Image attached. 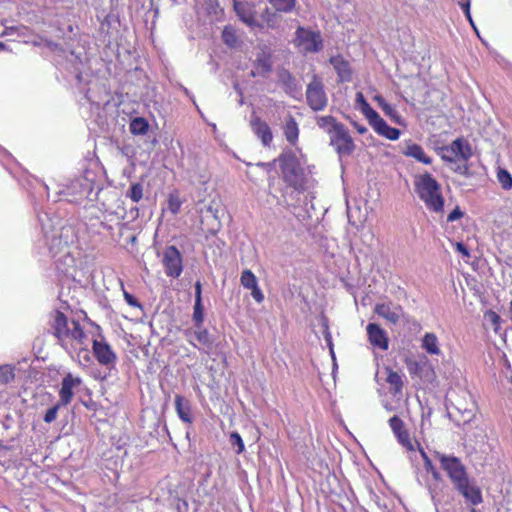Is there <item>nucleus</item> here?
I'll list each match as a JSON object with an SVG mask.
<instances>
[{
    "mask_svg": "<svg viewBox=\"0 0 512 512\" xmlns=\"http://www.w3.org/2000/svg\"><path fill=\"white\" fill-rule=\"evenodd\" d=\"M415 191L426 207L435 213H440L444 208V198L441 193V186L429 173L415 176Z\"/></svg>",
    "mask_w": 512,
    "mask_h": 512,
    "instance_id": "obj_2",
    "label": "nucleus"
},
{
    "mask_svg": "<svg viewBox=\"0 0 512 512\" xmlns=\"http://www.w3.org/2000/svg\"><path fill=\"white\" fill-rule=\"evenodd\" d=\"M415 366L416 370L419 371L420 376L422 378H425L427 381H432L434 379L435 373L429 365H427L426 363H424L423 365L416 363Z\"/></svg>",
    "mask_w": 512,
    "mask_h": 512,
    "instance_id": "obj_40",
    "label": "nucleus"
},
{
    "mask_svg": "<svg viewBox=\"0 0 512 512\" xmlns=\"http://www.w3.org/2000/svg\"><path fill=\"white\" fill-rule=\"evenodd\" d=\"M352 125L354 126V128L357 130V132L359 134H364V133H366L368 131L365 126L360 125L357 122H353Z\"/></svg>",
    "mask_w": 512,
    "mask_h": 512,
    "instance_id": "obj_52",
    "label": "nucleus"
},
{
    "mask_svg": "<svg viewBox=\"0 0 512 512\" xmlns=\"http://www.w3.org/2000/svg\"><path fill=\"white\" fill-rule=\"evenodd\" d=\"M250 290H251V296L257 303H261L264 300V295H263L261 289L259 288L258 284H256Z\"/></svg>",
    "mask_w": 512,
    "mask_h": 512,
    "instance_id": "obj_46",
    "label": "nucleus"
},
{
    "mask_svg": "<svg viewBox=\"0 0 512 512\" xmlns=\"http://www.w3.org/2000/svg\"><path fill=\"white\" fill-rule=\"evenodd\" d=\"M463 216V212L459 209V207H456L447 217L448 222H453L458 220Z\"/></svg>",
    "mask_w": 512,
    "mask_h": 512,
    "instance_id": "obj_49",
    "label": "nucleus"
},
{
    "mask_svg": "<svg viewBox=\"0 0 512 512\" xmlns=\"http://www.w3.org/2000/svg\"><path fill=\"white\" fill-rule=\"evenodd\" d=\"M306 100L313 111H322L327 106L328 98L324 85L317 75H313L312 80L307 85Z\"/></svg>",
    "mask_w": 512,
    "mask_h": 512,
    "instance_id": "obj_5",
    "label": "nucleus"
},
{
    "mask_svg": "<svg viewBox=\"0 0 512 512\" xmlns=\"http://www.w3.org/2000/svg\"><path fill=\"white\" fill-rule=\"evenodd\" d=\"M459 5L461 6L466 18L468 19V21L470 22L471 26L474 28V30L477 32V29L474 25V22L472 20V16H471V13H470V1L467 0L465 2H459Z\"/></svg>",
    "mask_w": 512,
    "mask_h": 512,
    "instance_id": "obj_45",
    "label": "nucleus"
},
{
    "mask_svg": "<svg viewBox=\"0 0 512 512\" xmlns=\"http://www.w3.org/2000/svg\"><path fill=\"white\" fill-rule=\"evenodd\" d=\"M126 196L138 203L143 197V185L141 183L132 184Z\"/></svg>",
    "mask_w": 512,
    "mask_h": 512,
    "instance_id": "obj_37",
    "label": "nucleus"
},
{
    "mask_svg": "<svg viewBox=\"0 0 512 512\" xmlns=\"http://www.w3.org/2000/svg\"><path fill=\"white\" fill-rule=\"evenodd\" d=\"M467 170V167H461V166H458L455 171L457 172H460V173H464L465 171Z\"/></svg>",
    "mask_w": 512,
    "mask_h": 512,
    "instance_id": "obj_56",
    "label": "nucleus"
},
{
    "mask_svg": "<svg viewBox=\"0 0 512 512\" xmlns=\"http://www.w3.org/2000/svg\"><path fill=\"white\" fill-rule=\"evenodd\" d=\"M52 328L54 336L66 351L85 345L87 336L80 323L76 320L69 321L62 312L55 313Z\"/></svg>",
    "mask_w": 512,
    "mask_h": 512,
    "instance_id": "obj_1",
    "label": "nucleus"
},
{
    "mask_svg": "<svg viewBox=\"0 0 512 512\" xmlns=\"http://www.w3.org/2000/svg\"><path fill=\"white\" fill-rule=\"evenodd\" d=\"M182 262V255L175 246H168L163 252L162 264L167 276L178 278L183 271Z\"/></svg>",
    "mask_w": 512,
    "mask_h": 512,
    "instance_id": "obj_9",
    "label": "nucleus"
},
{
    "mask_svg": "<svg viewBox=\"0 0 512 512\" xmlns=\"http://www.w3.org/2000/svg\"><path fill=\"white\" fill-rule=\"evenodd\" d=\"M422 348L431 355H439L440 348L438 338L434 333H426L422 339Z\"/></svg>",
    "mask_w": 512,
    "mask_h": 512,
    "instance_id": "obj_28",
    "label": "nucleus"
},
{
    "mask_svg": "<svg viewBox=\"0 0 512 512\" xmlns=\"http://www.w3.org/2000/svg\"><path fill=\"white\" fill-rule=\"evenodd\" d=\"M386 370V382L390 385V391L394 394H400L402 392L403 380L402 375L396 371H393L389 367Z\"/></svg>",
    "mask_w": 512,
    "mask_h": 512,
    "instance_id": "obj_26",
    "label": "nucleus"
},
{
    "mask_svg": "<svg viewBox=\"0 0 512 512\" xmlns=\"http://www.w3.org/2000/svg\"><path fill=\"white\" fill-rule=\"evenodd\" d=\"M405 156L414 158L418 162L429 165L432 163V159L427 156L423 148L416 143H408L405 149L402 151Z\"/></svg>",
    "mask_w": 512,
    "mask_h": 512,
    "instance_id": "obj_24",
    "label": "nucleus"
},
{
    "mask_svg": "<svg viewBox=\"0 0 512 512\" xmlns=\"http://www.w3.org/2000/svg\"><path fill=\"white\" fill-rule=\"evenodd\" d=\"M497 176L503 189L508 190L512 187V177L508 171L500 169Z\"/></svg>",
    "mask_w": 512,
    "mask_h": 512,
    "instance_id": "obj_41",
    "label": "nucleus"
},
{
    "mask_svg": "<svg viewBox=\"0 0 512 512\" xmlns=\"http://www.w3.org/2000/svg\"><path fill=\"white\" fill-rule=\"evenodd\" d=\"M373 127L378 120L381 119L380 115L372 108L371 111L364 115Z\"/></svg>",
    "mask_w": 512,
    "mask_h": 512,
    "instance_id": "obj_48",
    "label": "nucleus"
},
{
    "mask_svg": "<svg viewBox=\"0 0 512 512\" xmlns=\"http://www.w3.org/2000/svg\"><path fill=\"white\" fill-rule=\"evenodd\" d=\"M240 282L244 288L249 290L258 284L256 276L249 269H246L242 272Z\"/></svg>",
    "mask_w": 512,
    "mask_h": 512,
    "instance_id": "obj_33",
    "label": "nucleus"
},
{
    "mask_svg": "<svg viewBox=\"0 0 512 512\" xmlns=\"http://www.w3.org/2000/svg\"><path fill=\"white\" fill-rule=\"evenodd\" d=\"M93 352L98 362L102 365L114 364L116 361V355L112 351L109 344L104 341H93Z\"/></svg>",
    "mask_w": 512,
    "mask_h": 512,
    "instance_id": "obj_19",
    "label": "nucleus"
},
{
    "mask_svg": "<svg viewBox=\"0 0 512 512\" xmlns=\"http://www.w3.org/2000/svg\"><path fill=\"white\" fill-rule=\"evenodd\" d=\"M355 101H356V104H358L359 106L362 105L366 101V99H365V97H364L362 92H358L356 94Z\"/></svg>",
    "mask_w": 512,
    "mask_h": 512,
    "instance_id": "obj_55",
    "label": "nucleus"
},
{
    "mask_svg": "<svg viewBox=\"0 0 512 512\" xmlns=\"http://www.w3.org/2000/svg\"><path fill=\"white\" fill-rule=\"evenodd\" d=\"M233 8L237 16L249 27L258 25L253 7L247 1L234 0Z\"/></svg>",
    "mask_w": 512,
    "mask_h": 512,
    "instance_id": "obj_18",
    "label": "nucleus"
},
{
    "mask_svg": "<svg viewBox=\"0 0 512 512\" xmlns=\"http://www.w3.org/2000/svg\"><path fill=\"white\" fill-rule=\"evenodd\" d=\"M184 335L187 341L198 350L209 353L213 349L215 339L209 331L203 327V324L186 329Z\"/></svg>",
    "mask_w": 512,
    "mask_h": 512,
    "instance_id": "obj_6",
    "label": "nucleus"
},
{
    "mask_svg": "<svg viewBox=\"0 0 512 512\" xmlns=\"http://www.w3.org/2000/svg\"><path fill=\"white\" fill-rule=\"evenodd\" d=\"M373 128L379 135L384 136L389 140H397L400 136V131L396 128L390 127L382 118L375 123Z\"/></svg>",
    "mask_w": 512,
    "mask_h": 512,
    "instance_id": "obj_27",
    "label": "nucleus"
},
{
    "mask_svg": "<svg viewBox=\"0 0 512 512\" xmlns=\"http://www.w3.org/2000/svg\"><path fill=\"white\" fill-rule=\"evenodd\" d=\"M317 125L331 136L342 124L337 122L333 116L328 115L318 117Z\"/></svg>",
    "mask_w": 512,
    "mask_h": 512,
    "instance_id": "obj_30",
    "label": "nucleus"
},
{
    "mask_svg": "<svg viewBox=\"0 0 512 512\" xmlns=\"http://www.w3.org/2000/svg\"><path fill=\"white\" fill-rule=\"evenodd\" d=\"M389 426L393 431L398 442L407 450H414V445L410 438L409 432L405 429V424L398 416H393L389 419Z\"/></svg>",
    "mask_w": 512,
    "mask_h": 512,
    "instance_id": "obj_15",
    "label": "nucleus"
},
{
    "mask_svg": "<svg viewBox=\"0 0 512 512\" xmlns=\"http://www.w3.org/2000/svg\"><path fill=\"white\" fill-rule=\"evenodd\" d=\"M374 100L378 103L386 116H388L392 121L401 124V117L396 109L388 104L381 95H376Z\"/></svg>",
    "mask_w": 512,
    "mask_h": 512,
    "instance_id": "obj_29",
    "label": "nucleus"
},
{
    "mask_svg": "<svg viewBox=\"0 0 512 512\" xmlns=\"http://www.w3.org/2000/svg\"><path fill=\"white\" fill-rule=\"evenodd\" d=\"M175 409L179 418L185 423H192L191 405L188 399L177 394L175 396Z\"/></svg>",
    "mask_w": 512,
    "mask_h": 512,
    "instance_id": "obj_22",
    "label": "nucleus"
},
{
    "mask_svg": "<svg viewBox=\"0 0 512 512\" xmlns=\"http://www.w3.org/2000/svg\"><path fill=\"white\" fill-rule=\"evenodd\" d=\"M470 512H479L478 510H476L475 508H471L470 509Z\"/></svg>",
    "mask_w": 512,
    "mask_h": 512,
    "instance_id": "obj_60",
    "label": "nucleus"
},
{
    "mask_svg": "<svg viewBox=\"0 0 512 512\" xmlns=\"http://www.w3.org/2000/svg\"><path fill=\"white\" fill-rule=\"evenodd\" d=\"M509 309H510V313H511V320H512V300L510 301V307H509Z\"/></svg>",
    "mask_w": 512,
    "mask_h": 512,
    "instance_id": "obj_58",
    "label": "nucleus"
},
{
    "mask_svg": "<svg viewBox=\"0 0 512 512\" xmlns=\"http://www.w3.org/2000/svg\"><path fill=\"white\" fill-rule=\"evenodd\" d=\"M456 249H457V251H458L459 253H461L464 257H469V256H470V253H469V251H468L467 247H466L463 243L458 242V243L456 244Z\"/></svg>",
    "mask_w": 512,
    "mask_h": 512,
    "instance_id": "obj_50",
    "label": "nucleus"
},
{
    "mask_svg": "<svg viewBox=\"0 0 512 512\" xmlns=\"http://www.w3.org/2000/svg\"><path fill=\"white\" fill-rule=\"evenodd\" d=\"M270 4L281 12H290L295 6V0H269Z\"/></svg>",
    "mask_w": 512,
    "mask_h": 512,
    "instance_id": "obj_34",
    "label": "nucleus"
},
{
    "mask_svg": "<svg viewBox=\"0 0 512 512\" xmlns=\"http://www.w3.org/2000/svg\"><path fill=\"white\" fill-rule=\"evenodd\" d=\"M330 64L335 69L340 82H349L352 78V71L348 61L337 55L330 58Z\"/></svg>",
    "mask_w": 512,
    "mask_h": 512,
    "instance_id": "obj_21",
    "label": "nucleus"
},
{
    "mask_svg": "<svg viewBox=\"0 0 512 512\" xmlns=\"http://www.w3.org/2000/svg\"><path fill=\"white\" fill-rule=\"evenodd\" d=\"M441 158L446 162L454 163L458 160L467 161L471 155L469 144L461 138L454 140L450 145L439 149Z\"/></svg>",
    "mask_w": 512,
    "mask_h": 512,
    "instance_id": "obj_7",
    "label": "nucleus"
},
{
    "mask_svg": "<svg viewBox=\"0 0 512 512\" xmlns=\"http://www.w3.org/2000/svg\"><path fill=\"white\" fill-rule=\"evenodd\" d=\"M211 4L215 5V6H218V2L217 1H211Z\"/></svg>",
    "mask_w": 512,
    "mask_h": 512,
    "instance_id": "obj_59",
    "label": "nucleus"
},
{
    "mask_svg": "<svg viewBox=\"0 0 512 512\" xmlns=\"http://www.w3.org/2000/svg\"><path fill=\"white\" fill-rule=\"evenodd\" d=\"M485 317L487 318L488 321L491 322L495 332H497L501 321L500 316L494 311H488Z\"/></svg>",
    "mask_w": 512,
    "mask_h": 512,
    "instance_id": "obj_44",
    "label": "nucleus"
},
{
    "mask_svg": "<svg viewBox=\"0 0 512 512\" xmlns=\"http://www.w3.org/2000/svg\"><path fill=\"white\" fill-rule=\"evenodd\" d=\"M222 40L223 42L231 47V48H235V47H238L239 44H240V40L236 34V31L233 27L231 26H226L223 31H222Z\"/></svg>",
    "mask_w": 512,
    "mask_h": 512,
    "instance_id": "obj_32",
    "label": "nucleus"
},
{
    "mask_svg": "<svg viewBox=\"0 0 512 512\" xmlns=\"http://www.w3.org/2000/svg\"><path fill=\"white\" fill-rule=\"evenodd\" d=\"M81 384V379L79 377H73L72 374L68 373L63 379L61 383V388L59 391L60 404L63 406L68 405L73 398V389L78 387Z\"/></svg>",
    "mask_w": 512,
    "mask_h": 512,
    "instance_id": "obj_16",
    "label": "nucleus"
},
{
    "mask_svg": "<svg viewBox=\"0 0 512 512\" xmlns=\"http://www.w3.org/2000/svg\"><path fill=\"white\" fill-rule=\"evenodd\" d=\"M62 404L60 402L53 407L49 408L44 416V421L46 423H52L57 418L58 410Z\"/></svg>",
    "mask_w": 512,
    "mask_h": 512,
    "instance_id": "obj_43",
    "label": "nucleus"
},
{
    "mask_svg": "<svg viewBox=\"0 0 512 512\" xmlns=\"http://www.w3.org/2000/svg\"><path fill=\"white\" fill-rule=\"evenodd\" d=\"M124 299L128 305H130L132 307L142 308L139 301L133 295H131L130 293H128L126 291H124Z\"/></svg>",
    "mask_w": 512,
    "mask_h": 512,
    "instance_id": "obj_47",
    "label": "nucleus"
},
{
    "mask_svg": "<svg viewBox=\"0 0 512 512\" xmlns=\"http://www.w3.org/2000/svg\"><path fill=\"white\" fill-rule=\"evenodd\" d=\"M202 285L200 281L195 283V300H202L201 298Z\"/></svg>",
    "mask_w": 512,
    "mask_h": 512,
    "instance_id": "obj_51",
    "label": "nucleus"
},
{
    "mask_svg": "<svg viewBox=\"0 0 512 512\" xmlns=\"http://www.w3.org/2000/svg\"><path fill=\"white\" fill-rule=\"evenodd\" d=\"M369 342L381 350L388 349V337L386 332L375 323H369L366 327Z\"/></svg>",
    "mask_w": 512,
    "mask_h": 512,
    "instance_id": "obj_17",
    "label": "nucleus"
},
{
    "mask_svg": "<svg viewBox=\"0 0 512 512\" xmlns=\"http://www.w3.org/2000/svg\"><path fill=\"white\" fill-rule=\"evenodd\" d=\"M435 458L439 460L441 468L446 472L453 486L469 477L465 465L458 457L436 451Z\"/></svg>",
    "mask_w": 512,
    "mask_h": 512,
    "instance_id": "obj_4",
    "label": "nucleus"
},
{
    "mask_svg": "<svg viewBox=\"0 0 512 512\" xmlns=\"http://www.w3.org/2000/svg\"><path fill=\"white\" fill-rule=\"evenodd\" d=\"M455 409L460 414L459 418H455V423L457 426H461L463 433L466 437L471 438L476 437L475 433H472L471 429L476 422V409L475 404L470 403V407H462L461 403L455 405Z\"/></svg>",
    "mask_w": 512,
    "mask_h": 512,
    "instance_id": "obj_11",
    "label": "nucleus"
},
{
    "mask_svg": "<svg viewBox=\"0 0 512 512\" xmlns=\"http://www.w3.org/2000/svg\"><path fill=\"white\" fill-rule=\"evenodd\" d=\"M250 124H251L252 131L261 140L263 146H265V147L270 146L273 136H272V131H271V128L269 127V125L265 121H262L257 116L252 117Z\"/></svg>",
    "mask_w": 512,
    "mask_h": 512,
    "instance_id": "obj_20",
    "label": "nucleus"
},
{
    "mask_svg": "<svg viewBox=\"0 0 512 512\" xmlns=\"http://www.w3.org/2000/svg\"><path fill=\"white\" fill-rule=\"evenodd\" d=\"M360 107V110L361 112L365 115L367 113H369L371 111V106L369 105V103L367 101H365L362 105L359 106Z\"/></svg>",
    "mask_w": 512,
    "mask_h": 512,
    "instance_id": "obj_54",
    "label": "nucleus"
},
{
    "mask_svg": "<svg viewBox=\"0 0 512 512\" xmlns=\"http://www.w3.org/2000/svg\"><path fill=\"white\" fill-rule=\"evenodd\" d=\"M330 144L335 148L340 157L349 156L355 150V144L349 131L344 125L330 136Z\"/></svg>",
    "mask_w": 512,
    "mask_h": 512,
    "instance_id": "obj_8",
    "label": "nucleus"
},
{
    "mask_svg": "<svg viewBox=\"0 0 512 512\" xmlns=\"http://www.w3.org/2000/svg\"><path fill=\"white\" fill-rule=\"evenodd\" d=\"M14 369L10 365L0 366V384H8L14 379Z\"/></svg>",
    "mask_w": 512,
    "mask_h": 512,
    "instance_id": "obj_36",
    "label": "nucleus"
},
{
    "mask_svg": "<svg viewBox=\"0 0 512 512\" xmlns=\"http://www.w3.org/2000/svg\"><path fill=\"white\" fill-rule=\"evenodd\" d=\"M454 488L465 498L466 501L474 506L483 502L482 491L480 487L477 486L475 481L470 479V477L454 486Z\"/></svg>",
    "mask_w": 512,
    "mask_h": 512,
    "instance_id": "obj_13",
    "label": "nucleus"
},
{
    "mask_svg": "<svg viewBox=\"0 0 512 512\" xmlns=\"http://www.w3.org/2000/svg\"><path fill=\"white\" fill-rule=\"evenodd\" d=\"M229 442L232 447H236L235 451L237 454H241L244 451V442L238 432H232L230 434Z\"/></svg>",
    "mask_w": 512,
    "mask_h": 512,
    "instance_id": "obj_39",
    "label": "nucleus"
},
{
    "mask_svg": "<svg viewBox=\"0 0 512 512\" xmlns=\"http://www.w3.org/2000/svg\"><path fill=\"white\" fill-rule=\"evenodd\" d=\"M5 49V44L3 42H0V51Z\"/></svg>",
    "mask_w": 512,
    "mask_h": 512,
    "instance_id": "obj_57",
    "label": "nucleus"
},
{
    "mask_svg": "<svg viewBox=\"0 0 512 512\" xmlns=\"http://www.w3.org/2000/svg\"><path fill=\"white\" fill-rule=\"evenodd\" d=\"M284 182L297 192L307 188L308 177L299 159L292 151L282 153L277 159Z\"/></svg>",
    "mask_w": 512,
    "mask_h": 512,
    "instance_id": "obj_3",
    "label": "nucleus"
},
{
    "mask_svg": "<svg viewBox=\"0 0 512 512\" xmlns=\"http://www.w3.org/2000/svg\"><path fill=\"white\" fill-rule=\"evenodd\" d=\"M129 129L133 135H145L149 130V123L142 117H136L131 120Z\"/></svg>",
    "mask_w": 512,
    "mask_h": 512,
    "instance_id": "obj_31",
    "label": "nucleus"
},
{
    "mask_svg": "<svg viewBox=\"0 0 512 512\" xmlns=\"http://www.w3.org/2000/svg\"><path fill=\"white\" fill-rule=\"evenodd\" d=\"M297 45L305 52H318L322 49V38L318 32L299 27L296 31Z\"/></svg>",
    "mask_w": 512,
    "mask_h": 512,
    "instance_id": "obj_10",
    "label": "nucleus"
},
{
    "mask_svg": "<svg viewBox=\"0 0 512 512\" xmlns=\"http://www.w3.org/2000/svg\"><path fill=\"white\" fill-rule=\"evenodd\" d=\"M360 107V110L361 112L365 115L367 113H369L371 111V106L369 105V103L367 101H365L362 105L359 106Z\"/></svg>",
    "mask_w": 512,
    "mask_h": 512,
    "instance_id": "obj_53",
    "label": "nucleus"
},
{
    "mask_svg": "<svg viewBox=\"0 0 512 512\" xmlns=\"http://www.w3.org/2000/svg\"><path fill=\"white\" fill-rule=\"evenodd\" d=\"M284 136L286 140L291 144L295 145L298 141L299 127L295 118L292 115H288L284 122Z\"/></svg>",
    "mask_w": 512,
    "mask_h": 512,
    "instance_id": "obj_25",
    "label": "nucleus"
},
{
    "mask_svg": "<svg viewBox=\"0 0 512 512\" xmlns=\"http://www.w3.org/2000/svg\"><path fill=\"white\" fill-rule=\"evenodd\" d=\"M46 243L52 256L64 251L67 247V241H63L59 231H53L50 235L46 234Z\"/></svg>",
    "mask_w": 512,
    "mask_h": 512,
    "instance_id": "obj_23",
    "label": "nucleus"
},
{
    "mask_svg": "<svg viewBox=\"0 0 512 512\" xmlns=\"http://www.w3.org/2000/svg\"><path fill=\"white\" fill-rule=\"evenodd\" d=\"M271 68L272 62L270 49L266 45L259 46L255 55V60L253 61V69L250 73L251 76L265 77L270 73Z\"/></svg>",
    "mask_w": 512,
    "mask_h": 512,
    "instance_id": "obj_12",
    "label": "nucleus"
},
{
    "mask_svg": "<svg viewBox=\"0 0 512 512\" xmlns=\"http://www.w3.org/2000/svg\"><path fill=\"white\" fill-rule=\"evenodd\" d=\"M192 320L194 322V326H199L200 324H203V322H204V308H203V305H202V300H195Z\"/></svg>",
    "mask_w": 512,
    "mask_h": 512,
    "instance_id": "obj_35",
    "label": "nucleus"
},
{
    "mask_svg": "<svg viewBox=\"0 0 512 512\" xmlns=\"http://www.w3.org/2000/svg\"><path fill=\"white\" fill-rule=\"evenodd\" d=\"M421 456L424 460V468L428 473H431L433 478L435 480H440V473L437 471V469L434 467L431 459L428 457V455L421 449Z\"/></svg>",
    "mask_w": 512,
    "mask_h": 512,
    "instance_id": "obj_38",
    "label": "nucleus"
},
{
    "mask_svg": "<svg viewBox=\"0 0 512 512\" xmlns=\"http://www.w3.org/2000/svg\"><path fill=\"white\" fill-rule=\"evenodd\" d=\"M182 202L180 201L178 195L170 194L168 198V209L173 214H177L180 211Z\"/></svg>",
    "mask_w": 512,
    "mask_h": 512,
    "instance_id": "obj_42",
    "label": "nucleus"
},
{
    "mask_svg": "<svg viewBox=\"0 0 512 512\" xmlns=\"http://www.w3.org/2000/svg\"><path fill=\"white\" fill-rule=\"evenodd\" d=\"M374 312L391 324H397L403 316V309L400 305L391 301L377 303Z\"/></svg>",
    "mask_w": 512,
    "mask_h": 512,
    "instance_id": "obj_14",
    "label": "nucleus"
}]
</instances>
